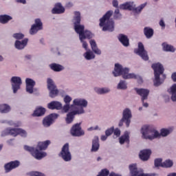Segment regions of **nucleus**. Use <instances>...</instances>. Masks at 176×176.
Returning a JSON list of instances; mask_svg holds the SVG:
<instances>
[{"label":"nucleus","instance_id":"nucleus-1","mask_svg":"<svg viewBox=\"0 0 176 176\" xmlns=\"http://www.w3.org/2000/svg\"><path fill=\"white\" fill-rule=\"evenodd\" d=\"M173 131H174L173 126L162 128L159 132V131L151 125H144L140 130L142 138H143V140H148L149 141H153V140L162 138V137H168Z\"/></svg>","mask_w":176,"mask_h":176},{"label":"nucleus","instance_id":"nucleus-2","mask_svg":"<svg viewBox=\"0 0 176 176\" xmlns=\"http://www.w3.org/2000/svg\"><path fill=\"white\" fill-rule=\"evenodd\" d=\"M130 69L129 67H124L123 65L116 63L114 65V69L112 74L115 78L118 76H122L123 79H137L139 83H142V78L134 73H129Z\"/></svg>","mask_w":176,"mask_h":176},{"label":"nucleus","instance_id":"nucleus-3","mask_svg":"<svg viewBox=\"0 0 176 176\" xmlns=\"http://www.w3.org/2000/svg\"><path fill=\"white\" fill-rule=\"evenodd\" d=\"M113 12L108 11L102 18L100 19V27H102V31H109V32H112L115 30V23L111 16H112Z\"/></svg>","mask_w":176,"mask_h":176},{"label":"nucleus","instance_id":"nucleus-4","mask_svg":"<svg viewBox=\"0 0 176 176\" xmlns=\"http://www.w3.org/2000/svg\"><path fill=\"white\" fill-rule=\"evenodd\" d=\"M146 5H148L147 3H144L136 7L134 1H128L120 4V9H122V10H130L133 12L134 14H141L142 10L146 8Z\"/></svg>","mask_w":176,"mask_h":176},{"label":"nucleus","instance_id":"nucleus-5","mask_svg":"<svg viewBox=\"0 0 176 176\" xmlns=\"http://www.w3.org/2000/svg\"><path fill=\"white\" fill-rule=\"evenodd\" d=\"M89 45L92 51H91L90 50H87L82 55L84 58L87 60H94V58H96V54H97L98 56H100L101 54V50H100L97 46V43L96 42V40H90Z\"/></svg>","mask_w":176,"mask_h":176},{"label":"nucleus","instance_id":"nucleus-6","mask_svg":"<svg viewBox=\"0 0 176 176\" xmlns=\"http://www.w3.org/2000/svg\"><path fill=\"white\" fill-rule=\"evenodd\" d=\"M89 102L87 100L83 98H76L73 100L72 109H74L78 113L83 115V113H86L85 108H87Z\"/></svg>","mask_w":176,"mask_h":176},{"label":"nucleus","instance_id":"nucleus-7","mask_svg":"<svg viewBox=\"0 0 176 176\" xmlns=\"http://www.w3.org/2000/svg\"><path fill=\"white\" fill-rule=\"evenodd\" d=\"M24 149L25 151L30 152L34 158L36 159L37 160H41V159H43V157H46V156H47V153L46 152L39 151L36 147L34 148L32 146L25 145L24 146Z\"/></svg>","mask_w":176,"mask_h":176},{"label":"nucleus","instance_id":"nucleus-8","mask_svg":"<svg viewBox=\"0 0 176 176\" xmlns=\"http://www.w3.org/2000/svg\"><path fill=\"white\" fill-rule=\"evenodd\" d=\"M59 157H61L63 162H66V163H69L72 160V154L71 153V151H69V144L66 143L63 146L59 153Z\"/></svg>","mask_w":176,"mask_h":176},{"label":"nucleus","instance_id":"nucleus-9","mask_svg":"<svg viewBox=\"0 0 176 176\" xmlns=\"http://www.w3.org/2000/svg\"><path fill=\"white\" fill-rule=\"evenodd\" d=\"M129 170L131 176H155V175L152 173H144V170L141 168H138L136 164H130Z\"/></svg>","mask_w":176,"mask_h":176},{"label":"nucleus","instance_id":"nucleus-10","mask_svg":"<svg viewBox=\"0 0 176 176\" xmlns=\"http://www.w3.org/2000/svg\"><path fill=\"white\" fill-rule=\"evenodd\" d=\"M47 87L48 90H50V97H51V98H54V97L58 96V89L53 79L50 78L47 79Z\"/></svg>","mask_w":176,"mask_h":176},{"label":"nucleus","instance_id":"nucleus-11","mask_svg":"<svg viewBox=\"0 0 176 176\" xmlns=\"http://www.w3.org/2000/svg\"><path fill=\"white\" fill-rule=\"evenodd\" d=\"M12 89L14 94H16L20 90L23 81L21 78L19 76H12L10 79Z\"/></svg>","mask_w":176,"mask_h":176},{"label":"nucleus","instance_id":"nucleus-12","mask_svg":"<svg viewBox=\"0 0 176 176\" xmlns=\"http://www.w3.org/2000/svg\"><path fill=\"white\" fill-rule=\"evenodd\" d=\"M134 52L135 54H138V56H140L142 60H144V61H148L149 60V57L148 56V52L145 50V48L144 47V44L142 43H138V48L135 49L134 50Z\"/></svg>","mask_w":176,"mask_h":176},{"label":"nucleus","instance_id":"nucleus-13","mask_svg":"<svg viewBox=\"0 0 176 176\" xmlns=\"http://www.w3.org/2000/svg\"><path fill=\"white\" fill-rule=\"evenodd\" d=\"M58 118V114L57 113H52L48 116H46L43 120V125L44 127H50L52 123H54V120Z\"/></svg>","mask_w":176,"mask_h":176},{"label":"nucleus","instance_id":"nucleus-14","mask_svg":"<svg viewBox=\"0 0 176 176\" xmlns=\"http://www.w3.org/2000/svg\"><path fill=\"white\" fill-rule=\"evenodd\" d=\"M71 101H72V97L69 95H65L63 97V102L65 104L63 107V112L64 113H68L69 112V109H72V104H71Z\"/></svg>","mask_w":176,"mask_h":176},{"label":"nucleus","instance_id":"nucleus-15","mask_svg":"<svg viewBox=\"0 0 176 176\" xmlns=\"http://www.w3.org/2000/svg\"><path fill=\"white\" fill-rule=\"evenodd\" d=\"M133 114L131 113V109L129 108H125L122 111V118L125 120L126 127H130V123H131V118Z\"/></svg>","mask_w":176,"mask_h":176},{"label":"nucleus","instance_id":"nucleus-16","mask_svg":"<svg viewBox=\"0 0 176 176\" xmlns=\"http://www.w3.org/2000/svg\"><path fill=\"white\" fill-rule=\"evenodd\" d=\"M43 26L41 19H37L35 20V23L33 24L30 30V35H35L38 31L43 30Z\"/></svg>","mask_w":176,"mask_h":176},{"label":"nucleus","instance_id":"nucleus-17","mask_svg":"<svg viewBox=\"0 0 176 176\" xmlns=\"http://www.w3.org/2000/svg\"><path fill=\"white\" fill-rule=\"evenodd\" d=\"M73 137H81V135H85V131L82 130L80 127V124H74L70 131Z\"/></svg>","mask_w":176,"mask_h":176},{"label":"nucleus","instance_id":"nucleus-18","mask_svg":"<svg viewBox=\"0 0 176 176\" xmlns=\"http://www.w3.org/2000/svg\"><path fill=\"white\" fill-rule=\"evenodd\" d=\"M137 94L141 97V101H146L149 97L150 91L148 89L135 88Z\"/></svg>","mask_w":176,"mask_h":176},{"label":"nucleus","instance_id":"nucleus-19","mask_svg":"<svg viewBox=\"0 0 176 176\" xmlns=\"http://www.w3.org/2000/svg\"><path fill=\"white\" fill-rule=\"evenodd\" d=\"M74 28L76 34H78L79 38H80L81 36H85L87 32H91L89 30H85V25H81L80 23L74 25Z\"/></svg>","mask_w":176,"mask_h":176},{"label":"nucleus","instance_id":"nucleus-20","mask_svg":"<svg viewBox=\"0 0 176 176\" xmlns=\"http://www.w3.org/2000/svg\"><path fill=\"white\" fill-rule=\"evenodd\" d=\"M20 166V161L15 160L11 161L4 165L5 173H10L12 170H14V168H17Z\"/></svg>","mask_w":176,"mask_h":176},{"label":"nucleus","instance_id":"nucleus-21","mask_svg":"<svg viewBox=\"0 0 176 176\" xmlns=\"http://www.w3.org/2000/svg\"><path fill=\"white\" fill-rule=\"evenodd\" d=\"M36 82L35 80H34L32 78H28L25 79V90L26 92L29 94H34V87H35V85Z\"/></svg>","mask_w":176,"mask_h":176},{"label":"nucleus","instance_id":"nucleus-22","mask_svg":"<svg viewBox=\"0 0 176 176\" xmlns=\"http://www.w3.org/2000/svg\"><path fill=\"white\" fill-rule=\"evenodd\" d=\"M1 137H6V135H12V137H17L19 135V129L17 128H7L1 132Z\"/></svg>","mask_w":176,"mask_h":176},{"label":"nucleus","instance_id":"nucleus-23","mask_svg":"<svg viewBox=\"0 0 176 176\" xmlns=\"http://www.w3.org/2000/svg\"><path fill=\"white\" fill-rule=\"evenodd\" d=\"M94 36V34L91 32H87L86 33V35L84 36L79 37L80 43H82V47L85 50H89V44H87V42L85 39H91Z\"/></svg>","mask_w":176,"mask_h":176},{"label":"nucleus","instance_id":"nucleus-24","mask_svg":"<svg viewBox=\"0 0 176 176\" xmlns=\"http://www.w3.org/2000/svg\"><path fill=\"white\" fill-rule=\"evenodd\" d=\"M76 115H81L74 109H69L66 116L65 122L67 124H70L74 122Z\"/></svg>","mask_w":176,"mask_h":176},{"label":"nucleus","instance_id":"nucleus-25","mask_svg":"<svg viewBox=\"0 0 176 176\" xmlns=\"http://www.w3.org/2000/svg\"><path fill=\"white\" fill-rule=\"evenodd\" d=\"M154 71V75H163L164 67L160 63H153L151 66Z\"/></svg>","mask_w":176,"mask_h":176},{"label":"nucleus","instance_id":"nucleus-26","mask_svg":"<svg viewBox=\"0 0 176 176\" xmlns=\"http://www.w3.org/2000/svg\"><path fill=\"white\" fill-rule=\"evenodd\" d=\"M27 45H28V38H24L22 41L16 40L14 42V47L15 49H17V50H23L25 49Z\"/></svg>","mask_w":176,"mask_h":176},{"label":"nucleus","instance_id":"nucleus-27","mask_svg":"<svg viewBox=\"0 0 176 176\" xmlns=\"http://www.w3.org/2000/svg\"><path fill=\"white\" fill-rule=\"evenodd\" d=\"M65 12V8L60 3L55 4L54 8L52 10V14H63Z\"/></svg>","mask_w":176,"mask_h":176},{"label":"nucleus","instance_id":"nucleus-28","mask_svg":"<svg viewBox=\"0 0 176 176\" xmlns=\"http://www.w3.org/2000/svg\"><path fill=\"white\" fill-rule=\"evenodd\" d=\"M63 104L59 101H52L47 104L49 109H56L57 111H60V109L63 111Z\"/></svg>","mask_w":176,"mask_h":176},{"label":"nucleus","instance_id":"nucleus-29","mask_svg":"<svg viewBox=\"0 0 176 176\" xmlns=\"http://www.w3.org/2000/svg\"><path fill=\"white\" fill-rule=\"evenodd\" d=\"M50 144H52L50 140L39 142L36 147V149H37V151H46L47 149V146H49Z\"/></svg>","mask_w":176,"mask_h":176},{"label":"nucleus","instance_id":"nucleus-30","mask_svg":"<svg viewBox=\"0 0 176 176\" xmlns=\"http://www.w3.org/2000/svg\"><path fill=\"white\" fill-rule=\"evenodd\" d=\"M119 142L120 145H123V144H129V142H130V132L125 131L124 134L119 138Z\"/></svg>","mask_w":176,"mask_h":176},{"label":"nucleus","instance_id":"nucleus-31","mask_svg":"<svg viewBox=\"0 0 176 176\" xmlns=\"http://www.w3.org/2000/svg\"><path fill=\"white\" fill-rule=\"evenodd\" d=\"M151 153H152L151 150H142V151H140L139 156L141 160H142L143 162H146V160H149V156H151Z\"/></svg>","mask_w":176,"mask_h":176},{"label":"nucleus","instance_id":"nucleus-32","mask_svg":"<svg viewBox=\"0 0 176 176\" xmlns=\"http://www.w3.org/2000/svg\"><path fill=\"white\" fill-rule=\"evenodd\" d=\"M98 149H100V140H98V137L96 136L92 140L91 152H98Z\"/></svg>","mask_w":176,"mask_h":176},{"label":"nucleus","instance_id":"nucleus-33","mask_svg":"<svg viewBox=\"0 0 176 176\" xmlns=\"http://www.w3.org/2000/svg\"><path fill=\"white\" fill-rule=\"evenodd\" d=\"M118 41L124 46V47H129L130 46V43L129 40V37L124 34L118 35Z\"/></svg>","mask_w":176,"mask_h":176},{"label":"nucleus","instance_id":"nucleus-34","mask_svg":"<svg viewBox=\"0 0 176 176\" xmlns=\"http://www.w3.org/2000/svg\"><path fill=\"white\" fill-rule=\"evenodd\" d=\"M50 69L54 71V72H61V71H64V66L57 64V63H51L49 65Z\"/></svg>","mask_w":176,"mask_h":176},{"label":"nucleus","instance_id":"nucleus-35","mask_svg":"<svg viewBox=\"0 0 176 176\" xmlns=\"http://www.w3.org/2000/svg\"><path fill=\"white\" fill-rule=\"evenodd\" d=\"M143 32L147 39H151V38L153 36V34H155V31L151 27H145L143 30Z\"/></svg>","mask_w":176,"mask_h":176},{"label":"nucleus","instance_id":"nucleus-36","mask_svg":"<svg viewBox=\"0 0 176 176\" xmlns=\"http://www.w3.org/2000/svg\"><path fill=\"white\" fill-rule=\"evenodd\" d=\"M168 93L171 96L170 99L174 102H176V84L173 85L168 89Z\"/></svg>","mask_w":176,"mask_h":176},{"label":"nucleus","instance_id":"nucleus-37","mask_svg":"<svg viewBox=\"0 0 176 176\" xmlns=\"http://www.w3.org/2000/svg\"><path fill=\"white\" fill-rule=\"evenodd\" d=\"M94 90L97 93V94H108V93L111 92V89L108 87H96L94 88Z\"/></svg>","mask_w":176,"mask_h":176},{"label":"nucleus","instance_id":"nucleus-38","mask_svg":"<svg viewBox=\"0 0 176 176\" xmlns=\"http://www.w3.org/2000/svg\"><path fill=\"white\" fill-rule=\"evenodd\" d=\"M12 111L10 105L6 103L0 104V113H9Z\"/></svg>","mask_w":176,"mask_h":176},{"label":"nucleus","instance_id":"nucleus-39","mask_svg":"<svg viewBox=\"0 0 176 176\" xmlns=\"http://www.w3.org/2000/svg\"><path fill=\"white\" fill-rule=\"evenodd\" d=\"M82 20V15L80 14V12L75 11L74 12V17H73V24H80V21Z\"/></svg>","mask_w":176,"mask_h":176},{"label":"nucleus","instance_id":"nucleus-40","mask_svg":"<svg viewBox=\"0 0 176 176\" xmlns=\"http://www.w3.org/2000/svg\"><path fill=\"white\" fill-rule=\"evenodd\" d=\"M45 112H46V109L42 107H38L34 110V113H32V116H37V117L43 116Z\"/></svg>","mask_w":176,"mask_h":176},{"label":"nucleus","instance_id":"nucleus-41","mask_svg":"<svg viewBox=\"0 0 176 176\" xmlns=\"http://www.w3.org/2000/svg\"><path fill=\"white\" fill-rule=\"evenodd\" d=\"M13 20V17L8 14H1L0 15V23L1 24H8L9 21Z\"/></svg>","mask_w":176,"mask_h":176},{"label":"nucleus","instance_id":"nucleus-42","mask_svg":"<svg viewBox=\"0 0 176 176\" xmlns=\"http://www.w3.org/2000/svg\"><path fill=\"white\" fill-rule=\"evenodd\" d=\"M162 49L164 52H170V53H174L176 50L174 46L168 44L167 43H162Z\"/></svg>","mask_w":176,"mask_h":176},{"label":"nucleus","instance_id":"nucleus-43","mask_svg":"<svg viewBox=\"0 0 176 176\" xmlns=\"http://www.w3.org/2000/svg\"><path fill=\"white\" fill-rule=\"evenodd\" d=\"M164 80L160 78V75L159 74H154V79H153V85L155 87H159Z\"/></svg>","mask_w":176,"mask_h":176},{"label":"nucleus","instance_id":"nucleus-44","mask_svg":"<svg viewBox=\"0 0 176 176\" xmlns=\"http://www.w3.org/2000/svg\"><path fill=\"white\" fill-rule=\"evenodd\" d=\"M118 90H126L127 82L124 80H120L117 85Z\"/></svg>","mask_w":176,"mask_h":176},{"label":"nucleus","instance_id":"nucleus-45","mask_svg":"<svg viewBox=\"0 0 176 176\" xmlns=\"http://www.w3.org/2000/svg\"><path fill=\"white\" fill-rule=\"evenodd\" d=\"M174 162L171 160H166L162 162V167L164 168H170L173 167Z\"/></svg>","mask_w":176,"mask_h":176},{"label":"nucleus","instance_id":"nucleus-46","mask_svg":"<svg viewBox=\"0 0 176 176\" xmlns=\"http://www.w3.org/2000/svg\"><path fill=\"white\" fill-rule=\"evenodd\" d=\"M6 123L8 124L9 126H12L13 127H20L22 124L21 121H13V120L7 121Z\"/></svg>","mask_w":176,"mask_h":176},{"label":"nucleus","instance_id":"nucleus-47","mask_svg":"<svg viewBox=\"0 0 176 176\" xmlns=\"http://www.w3.org/2000/svg\"><path fill=\"white\" fill-rule=\"evenodd\" d=\"M25 36L23 33H14L12 34V38L16 39V41H20L21 39H24Z\"/></svg>","mask_w":176,"mask_h":176},{"label":"nucleus","instance_id":"nucleus-48","mask_svg":"<svg viewBox=\"0 0 176 176\" xmlns=\"http://www.w3.org/2000/svg\"><path fill=\"white\" fill-rule=\"evenodd\" d=\"M18 135H21V137L25 138V137L28 135V133L25 130L23 129H18Z\"/></svg>","mask_w":176,"mask_h":176},{"label":"nucleus","instance_id":"nucleus-49","mask_svg":"<svg viewBox=\"0 0 176 176\" xmlns=\"http://www.w3.org/2000/svg\"><path fill=\"white\" fill-rule=\"evenodd\" d=\"M163 160L162 158H157L154 161V164L155 167H162V164H163Z\"/></svg>","mask_w":176,"mask_h":176},{"label":"nucleus","instance_id":"nucleus-50","mask_svg":"<svg viewBox=\"0 0 176 176\" xmlns=\"http://www.w3.org/2000/svg\"><path fill=\"white\" fill-rule=\"evenodd\" d=\"M113 138H118V137H120V129L119 128H116V129L113 130Z\"/></svg>","mask_w":176,"mask_h":176},{"label":"nucleus","instance_id":"nucleus-51","mask_svg":"<svg viewBox=\"0 0 176 176\" xmlns=\"http://www.w3.org/2000/svg\"><path fill=\"white\" fill-rule=\"evenodd\" d=\"M30 175L31 176H46V175H45V173H43L41 172H38V171L30 172Z\"/></svg>","mask_w":176,"mask_h":176},{"label":"nucleus","instance_id":"nucleus-52","mask_svg":"<svg viewBox=\"0 0 176 176\" xmlns=\"http://www.w3.org/2000/svg\"><path fill=\"white\" fill-rule=\"evenodd\" d=\"M113 130H115V127L113 126H111V128L106 130L105 135H107V137H109V135H111L112 133H113Z\"/></svg>","mask_w":176,"mask_h":176},{"label":"nucleus","instance_id":"nucleus-53","mask_svg":"<svg viewBox=\"0 0 176 176\" xmlns=\"http://www.w3.org/2000/svg\"><path fill=\"white\" fill-rule=\"evenodd\" d=\"M115 17L116 19H120L122 17V14H120V12L119 11V9H116L114 12Z\"/></svg>","mask_w":176,"mask_h":176},{"label":"nucleus","instance_id":"nucleus-54","mask_svg":"<svg viewBox=\"0 0 176 176\" xmlns=\"http://www.w3.org/2000/svg\"><path fill=\"white\" fill-rule=\"evenodd\" d=\"M159 25L160 27H162V30H164L166 28V23H164V21L163 19H161L159 22Z\"/></svg>","mask_w":176,"mask_h":176},{"label":"nucleus","instance_id":"nucleus-55","mask_svg":"<svg viewBox=\"0 0 176 176\" xmlns=\"http://www.w3.org/2000/svg\"><path fill=\"white\" fill-rule=\"evenodd\" d=\"M112 5L114 8H118L119 6V1L118 0H113Z\"/></svg>","mask_w":176,"mask_h":176},{"label":"nucleus","instance_id":"nucleus-56","mask_svg":"<svg viewBox=\"0 0 176 176\" xmlns=\"http://www.w3.org/2000/svg\"><path fill=\"white\" fill-rule=\"evenodd\" d=\"M13 141H14V139H10L7 141V144L12 146V145H14V143L13 142Z\"/></svg>","mask_w":176,"mask_h":176},{"label":"nucleus","instance_id":"nucleus-57","mask_svg":"<svg viewBox=\"0 0 176 176\" xmlns=\"http://www.w3.org/2000/svg\"><path fill=\"white\" fill-rule=\"evenodd\" d=\"M141 101H142V106L144 108H148V107H149V104L148 102H145V100H141Z\"/></svg>","mask_w":176,"mask_h":176},{"label":"nucleus","instance_id":"nucleus-58","mask_svg":"<svg viewBox=\"0 0 176 176\" xmlns=\"http://www.w3.org/2000/svg\"><path fill=\"white\" fill-rule=\"evenodd\" d=\"M15 1L18 3H23V5H25V3H27V1L25 0H15Z\"/></svg>","mask_w":176,"mask_h":176},{"label":"nucleus","instance_id":"nucleus-59","mask_svg":"<svg viewBox=\"0 0 176 176\" xmlns=\"http://www.w3.org/2000/svg\"><path fill=\"white\" fill-rule=\"evenodd\" d=\"M126 122V120H124V119H123V118H122V119L120 120V122H119V124H118V126H119L120 127H122V126H123V122Z\"/></svg>","mask_w":176,"mask_h":176},{"label":"nucleus","instance_id":"nucleus-60","mask_svg":"<svg viewBox=\"0 0 176 176\" xmlns=\"http://www.w3.org/2000/svg\"><path fill=\"white\" fill-rule=\"evenodd\" d=\"M172 80L173 82H176V73H173L171 76Z\"/></svg>","mask_w":176,"mask_h":176},{"label":"nucleus","instance_id":"nucleus-61","mask_svg":"<svg viewBox=\"0 0 176 176\" xmlns=\"http://www.w3.org/2000/svg\"><path fill=\"white\" fill-rule=\"evenodd\" d=\"M107 138H108V136H107V135H103L101 136V140L102 141H107Z\"/></svg>","mask_w":176,"mask_h":176},{"label":"nucleus","instance_id":"nucleus-62","mask_svg":"<svg viewBox=\"0 0 176 176\" xmlns=\"http://www.w3.org/2000/svg\"><path fill=\"white\" fill-rule=\"evenodd\" d=\"M94 127L95 131H100L101 127H100L98 125H96Z\"/></svg>","mask_w":176,"mask_h":176},{"label":"nucleus","instance_id":"nucleus-63","mask_svg":"<svg viewBox=\"0 0 176 176\" xmlns=\"http://www.w3.org/2000/svg\"><path fill=\"white\" fill-rule=\"evenodd\" d=\"M87 131H94L95 129H94V126H91L89 128H87Z\"/></svg>","mask_w":176,"mask_h":176},{"label":"nucleus","instance_id":"nucleus-64","mask_svg":"<svg viewBox=\"0 0 176 176\" xmlns=\"http://www.w3.org/2000/svg\"><path fill=\"white\" fill-rule=\"evenodd\" d=\"M167 176H176L175 173H169Z\"/></svg>","mask_w":176,"mask_h":176}]
</instances>
